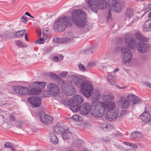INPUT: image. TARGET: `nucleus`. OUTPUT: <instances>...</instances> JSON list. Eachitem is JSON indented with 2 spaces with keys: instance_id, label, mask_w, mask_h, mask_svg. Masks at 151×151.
<instances>
[{
  "instance_id": "0eeeda50",
  "label": "nucleus",
  "mask_w": 151,
  "mask_h": 151,
  "mask_svg": "<svg viewBox=\"0 0 151 151\" xmlns=\"http://www.w3.org/2000/svg\"><path fill=\"white\" fill-rule=\"evenodd\" d=\"M40 118L41 122L46 125H49L52 123L53 118L49 115H46L44 111L39 113Z\"/></svg>"
},
{
  "instance_id": "c85d7f7f",
  "label": "nucleus",
  "mask_w": 151,
  "mask_h": 151,
  "mask_svg": "<svg viewBox=\"0 0 151 151\" xmlns=\"http://www.w3.org/2000/svg\"><path fill=\"white\" fill-rule=\"evenodd\" d=\"M13 35H14L13 33L8 31H6L0 34V37L4 38L5 39H7L10 38L12 37Z\"/></svg>"
},
{
  "instance_id": "09e8293b",
  "label": "nucleus",
  "mask_w": 151,
  "mask_h": 151,
  "mask_svg": "<svg viewBox=\"0 0 151 151\" xmlns=\"http://www.w3.org/2000/svg\"><path fill=\"white\" fill-rule=\"evenodd\" d=\"M67 74H68L67 72H64L62 73H60L59 74V75L60 76H61L62 77L65 78L67 76Z\"/></svg>"
},
{
  "instance_id": "dca6fc26",
  "label": "nucleus",
  "mask_w": 151,
  "mask_h": 151,
  "mask_svg": "<svg viewBox=\"0 0 151 151\" xmlns=\"http://www.w3.org/2000/svg\"><path fill=\"white\" fill-rule=\"evenodd\" d=\"M127 98L130 101L132 104V105H134L135 104L139 103L142 102L140 99L133 94L128 95L127 96Z\"/></svg>"
},
{
  "instance_id": "f3484780",
  "label": "nucleus",
  "mask_w": 151,
  "mask_h": 151,
  "mask_svg": "<svg viewBox=\"0 0 151 151\" xmlns=\"http://www.w3.org/2000/svg\"><path fill=\"white\" fill-rule=\"evenodd\" d=\"M83 98L82 96L80 95H76L74 96L72 99V103L76 104L79 105L83 103Z\"/></svg>"
},
{
  "instance_id": "412c9836",
  "label": "nucleus",
  "mask_w": 151,
  "mask_h": 151,
  "mask_svg": "<svg viewBox=\"0 0 151 151\" xmlns=\"http://www.w3.org/2000/svg\"><path fill=\"white\" fill-rule=\"evenodd\" d=\"M33 88L29 90V93L28 94L30 95H38L41 93V88H38L37 87H30Z\"/></svg>"
},
{
  "instance_id": "cd10ccee",
  "label": "nucleus",
  "mask_w": 151,
  "mask_h": 151,
  "mask_svg": "<svg viewBox=\"0 0 151 151\" xmlns=\"http://www.w3.org/2000/svg\"><path fill=\"white\" fill-rule=\"evenodd\" d=\"M54 132L57 134H61L64 131V128L58 125H57L53 128Z\"/></svg>"
},
{
  "instance_id": "4468645a",
  "label": "nucleus",
  "mask_w": 151,
  "mask_h": 151,
  "mask_svg": "<svg viewBox=\"0 0 151 151\" xmlns=\"http://www.w3.org/2000/svg\"><path fill=\"white\" fill-rule=\"evenodd\" d=\"M80 110L81 113L83 115L88 114L91 109L90 104L88 103H85L83 104L80 107Z\"/></svg>"
},
{
  "instance_id": "2eb2a0df",
  "label": "nucleus",
  "mask_w": 151,
  "mask_h": 151,
  "mask_svg": "<svg viewBox=\"0 0 151 151\" xmlns=\"http://www.w3.org/2000/svg\"><path fill=\"white\" fill-rule=\"evenodd\" d=\"M91 106L92 111L103 110V104L101 102L93 101Z\"/></svg>"
},
{
  "instance_id": "20e7f679",
  "label": "nucleus",
  "mask_w": 151,
  "mask_h": 151,
  "mask_svg": "<svg viewBox=\"0 0 151 151\" xmlns=\"http://www.w3.org/2000/svg\"><path fill=\"white\" fill-rule=\"evenodd\" d=\"M121 51L122 62L124 63H129L132 57V53L129 48L127 46H124L121 48Z\"/></svg>"
},
{
  "instance_id": "4be33fe9",
  "label": "nucleus",
  "mask_w": 151,
  "mask_h": 151,
  "mask_svg": "<svg viewBox=\"0 0 151 151\" xmlns=\"http://www.w3.org/2000/svg\"><path fill=\"white\" fill-rule=\"evenodd\" d=\"M115 104L114 102L111 103H108L103 104V109H108V110L112 109L113 110H116L115 109Z\"/></svg>"
},
{
  "instance_id": "603ef678",
  "label": "nucleus",
  "mask_w": 151,
  "mask_h": 151,
  "mask_svg": "<svg viewBox=\"0 0 151 151\" xmlns=\"http://www.w3.org/2000/svg\"><path fill=\"white\" fill-rule=\"evenodd\" d=\"M83 53L85 55H90V49L85 50L83 51Z\"/></svg>"
},
{
  "instance_id": "69168bd1",
  "label": "nucleus",
  "mask_w": 151,
  "mask_h": 151,
  "mask_svg": "<svg viewBox=\"0 0 151 151\" xmlns=\"http://www.w3.org/2000/svg\"><path fill=\"white\" fill-rule=\"evenodd\" d=\"M94 65V64L93 63H89L88 65L87 66L89 68H91L93 66V65Z\"/></svg>"
},
{
  "instance_id": "3c124183",
  "label": "nucleus",
  "mask_w": 151,
  "mask_h": 151,
  "mask_svg": "<svg viewBox=\"0 0 151 151\" xmlns=\"http://www.w3.org/2000/svg\"><path fill=\"white\" fill-rule=\"evenodd\" d=\"M151 9V3L149 4L146 7L145 11L147 12L149 11Z\"/></svg>"
},
{
  "instance_id": "bf43d9fd",
  "label": "nucleus",
  "mask_w": 151,
  "mask_h": 151,
  "mask_svg": "<svg viewBox=\"0 0 151 151\" xmlns=\"http://www.w3.org/2000/svg\"><path fill=\"white\" fill-rule=\"evenodd\" d=\"M110 9L109 10L108 13V16L107 17V19H108V20L109 18H110L111 17V13H110Z\"/></svg>"
},
{
  "instance_id": "f8f14e48",
  "label": "nucleus",
  "mask_w": 151,
  "mask_h": 151,
  "mask_svg": "<svg viewBox=\"0 0 151 151\" xmlns=\"http://www.w3.org/2000/svg\"><path fill=\"white\" fill-rule=\"evenodd\" d=\"M14 91L17 94L22 96H26L29 93V89L27 88L21 86H16L15 88Z\"/></svg>"
},
{
  "instance_id": "774afa93",
  "label": "nucleus",
  "mask_w": 151,
  "mask_h": 151,
  "mask_svg": "<svg viewBox=\"0 0 151 151\" xmlns=\"http://www.w3.org/2000/svg\"><path fill=\"white\" fill-rule=\"evenodd\" d=\"M147 86L151 88V84L149 83H146Z\"/></svg>"
},
{
  "instance_id": "79ce46f5",
  "label": "nucleus",
  "mask_w": 151,
  "mask_h": 151,
  "mask_svg": "<svg viewBox=\"0 0 151 151\" xmlns=\"http://www.w3.org/2000/svg\"><path fill=\"white\" fill-rule=\"evenodd\" d=\"M21 20L22 22L24 23H26L27 20V19L26 17L24 16H23L21 17Z\"/></svg>"
},
{
  "instance_id": "7c9ffc66",
  "label": "nucleus",
  "mask_w": 151,
  "mask_h": 151,
  "mask_svg": "<svg viewBox=\"0 0 151 151\" xmlns=\"http://www.w3.org/2000/svg\"><path fill=\"white\" fill-rule=\"evenodd\" d=\"M50 134L51 142L54 144H57L58 142V139L57 136L52 132H51Z\"/></svg>"
},
{
  "instance_id": "a878e982",
  "label": "nucleus",
  "mask_w": 151,
  "mask_h": 151,
  "mask_svg": "<svg viewBox=\"0 0 151 151\" xmlns=\"http://www.w3.org/2000/svg\"><path fill=\"white\" fill-rule=\"evenodd\" d=\"M70 78L72 80V82L73 83L78 87H79L81 83V79L76 76H72Z\"/></svg>"
},
{
  "instance_id": "6e6552de",
  "label": "nucleus",
  "mask_w": 151,
  "mask_h": 151,
  "mask_svg": "<svg viewBox=\"0 0 151 151\" xmlns=\"http://www.w3.org/2000/svg\"><path fill=\"white\" fill-rule=\"evenodd\" d=\"M47 90L50 94L54 96H57L60 93V92L58 86L53 83H49L47 86Z\"/></svg>"
},
{
  "instance_id": "e2e57ef3",
  "label": "nucleus",
  "mask_w": 151,
  "mask_h": 151,
  "mask_svg": "<svg viewBox=\"0 0 151 151\" xmlns=\"http://www.w3.org/2000/svg\"><path fill=\"white\" fill-rule=\"evenodd\" d=\"M4 47L3 43L2 41L0 42V49H2Z\"/></svg>"
},
{
  "instance_id": "9d476101",
  "label": "nucleus",
  "mask_w": 151,
  "mask_h": 151,
  "mask_svg": "<svg viewBox=\"0 0 151 151\" xmlns=\"http://www.w3.org/2000/svg\"><path fill=\"white\" fill-rule=\"evenodd\" d=\"M118 112L117 110L112 109L108 110L105 115V117L109 121H114L118 118Z\"/></svg>"
},
{
  "instance_id": "052dcab7",
  "label": "nucleus",
  "mask_w": 151,
  "mask_h": 151,
  "mask_svg": "<svg viewBox=\"0 0 151 151\" xmlns=\"http://www.w3.org/2000/svg\"><path fill=\"white\" fill-rule=\"evenodd\" d=\"M58 57V60L60 61L63 60V56L62 55H59Z\"/></svg>"
},
{
  "instance_id": "0e129e2a",
  "label": "nucleus",
  "mask_w": 151,
  "mask_h": 151,
  "mask_svg": "<svg viewBox=\"0 0 151 151\" xmlns=\"http://www.w3.org/2000/svg\"><path fill=\"white\" fill-rule=\"evenodd\" d=\"M10 147H9V148H10L12 151H14L15 150V148L12 145H11Z\"/></svg>"
},
{
  "instance_id": "49530a36",
  "label": "nucleus",
  "mask_w": 151,
  "mask_h": 151,
  "mask_svg": "<svg viewBox=\"0 0 151 151\" xmlns=\"http://www.w3.org/2000/svg\"><path fill=\"white\" fill-rule=\"evenodd\" d=\"M36 42L39 44H42L44 43L45 41L43 38H40L39 39L36 41Z\"/></svg>"
},
{
  "instance_id": "37998d69",
  "label": "nucleus",
  "mask_w": 151,
  "mask_h": 151,
  "mask_svg": "<svg viewBox=\"0 0 151 151\" xmlns=\"http://www.w3.org/2000/svg\"><path fill=\"white\" fill-rule=\"evenodd\" d=\"M141 59L142 61H146L148 59V56L146 55L143 54L141 56Z\"/></svg>"
},
{
  "instance_id": "680f3d73",
  "label": "nucleus",
  "mask_w": 151,
  "mask_h": 151,
  "mask_svg": "<svg viewBox=\"0 0 151 151\" xmlns=\"http://www.w3.org/2000/svg\"><path fill=\"white\" fill-rule=\"evenodd\" d=\"M24 35H25V39L26 41H28V39L27 33L25 32Z\"/></svg>"
},
{
  "instance_id": "4c0bfd02",
  "label": "nucleus",
  "mask_w": 151,
  "mask_h": 151,
  "mask_svg": "<svg viewBox=\"0 0 151 151\" xmlns=\"http://www.w3.org/2000/svg\"><path fill=\"white\" fill-rule=\"evenodd\" d=\"M15 44L20 47H26L25 45L23 42L21 40H18L15 41Z\"/></svg>"
},
{
  "instance_id": "c03bdc74",
  "label": "nucleus",
  "mask_w": 151,
  "mask_h": 151,
  "mask_svg": "<svg viewBox=\"0 0 151 151\" xmlns=\"http://www.w3.org/2000/svg\"><path fill=\"white\" fill-rule=\"evenodd\" d=\"M50 76L52 79H55L57 78H58V76L55 74L53 73H50Z\"/></svg>"
},
{
  "instance_id": "f257e3e1",
  "label": "nucleus",
  "mask_w": 151,
  "mask_h": 151,
  "mask_svg": "<svg viewBox=\"0 0 151 151\" xmlns=\"http://www.w3.org/2000/svg\"><path fill=\"white\" fill-rule=\"evenodd\" d=\"M71 21L68 20L67 17H62L56 19L54 23V29L56 31L62 32L67 25L71 26L73 22L78 27H83L86 24V13L80 9H73L71 12Z\"/></svg>"
},
{
  "instance_id": "aec40b11",
  "label": "nucleus",
  "mask_w": 151,
  "mask_h": 151,
  "mask_svg": "<svg viewBox=\"0 0 151 151\" xmlns=\"http://www.w3.org/2000/svg\"><path fill=\"white\" fill-rule=\"evenodd\" d=\"M135 36L137 39L142 42H146L149 40V38L143 36L142 33L138 31L135 33Z\"/></svg>"
},
{
  "instance_id": "7ed1b4c3",
  "label": "nucleus",
  "mask_w": 151,
  "mask_h": 151,
  "mask_svg": "<svg viewBox=\"0 0 151 151\" xmlns=\"http://www.w3.org/2000/svg\"><path fill=\"white\" fill-rule=\"evenodd\" d=\"M82 94L87 98H89L91 95L93 88L91 83L89 81H84L81 82L79 87Z\"/></svg>"
},
{
  "instance_id": "bb28decb",
  "label": "nucleus",
  "mask_w": 151,
  "mask_h": 151,
  "mask_svg": "<svg viewBox=\"0 0 151 151\" xmlns=\"http://www.w3.org/2000/svg\"><path fill=\"white\" fill-rule=\"evenodd\" d=\"M120 101L121 102L122 108L124 109H127L130 103L128 100L124 99V97H122L120 99Z\"/></svg>"
},
{
  "instance_id": "b1692460",
  "label": "nucleus",
  "mask_w": 151,
  "mask_h": 151,
  "mask_svg": "<svg viewBox=\"0 0 151 151\" xmlns=\"http://www.w3.org/2000/svg\"><path fill=\"white\" fill-rule=\"evenodd\" d=\"M46 85V83L45 82H39L38 81L35 82L30 84V87H37L38 88L41 89L44 88Z\"/></svg>"
},
{
  "instance_id": "4d7b16f0",
  "label": "nucleus",
  "mask_w": 151,
  "mask_h": 151,
  "mask_svg": "<svg viewBox=\"0 0 151 151\" xmlns=\"http://www.w3.org/2000/svg\"><path fill=\"white\" fill-rule=\"evenodd\" d=\"M89 49L90 55H91L93 54V52L95 51V49L94 47H91Z\"/></svg>"
},
{
  "instance_id": "c756f323",
  "label": "nucleus",
  "mask_w": 151,
  "mask_h": 151,
  "mask_svg": "<svg viewBox=\"0 0 151 151\" xmlns=\"http://www.w3.org/2000/svg\"><path fill=\"white\" fill-rule=\"evenodd\" d=\"M80 106L76 104L73 103L70 106V109L74 112L78 111L80 110Z\"/></svg>"
},
{
  "instance_id": "423d86ee",
  "label": "nucleus",
  "mask_w": 151,
  "mask_h": 151,
  "mask_svg": "<svg viewBox=\"0 0 151 151\" xmlns=\"http://www.w3.org/2000/svg\"><path fill=\"white\" fill-rule=\"evenodd\" d=\"M76 37H75L71 32H68L67 35V37L66 38H61L56 37L54 38L53 41L58 43H69L72 42L74 39Z\"/></svg>"
},
{
  "instance_id": "e433bc0d",
  "label": "nucleus",
  "mask_w": 151,
  "mask_h": 151,
  "mask_svg": "<svg viewBox=\"0 0 151 151\" xmlns=\"http://www.w3.org/2000/svg\"><path fill=\"white\" fill-rule=\"evenodd\" d=\"M128 113V111L127 110H123L122 111L120 114L119 116H118V117L119 119H122L126 116V115Z\"/></svg>"
},
{
  "instance_id": "1a4fd4ad",
  "label": "nucleus",
  "mask_w": 151,
  "mask_h": 151,
  "mask_svg": "<svg viewBox=\"0 0 151 151\" xmlns=\"http://www.w3.org/2000/svg\"><path fill=\"white\" fill-rule=\"evenodd\" d=\"M137 51L140 53H145L149 51L151 48L150 44L143 42H139L136 45Z\"/></svg>"
},
{
  "instance_id": "58836bf2",
  "label": "nucleus",
  "mask_w": 151,
  "mask_h": 151,
  "mask_svg": "<svg viewBox=\"0 0 151 151\" xmlns=\"http://www.w3.org/2000/svg\"><path fill=\"white\" fill-rule=\"evenodd\" d=\"M150 27H151V26L148 19L145 22L144 24L143 29L149 28Z\"/></svg>"
},
{
  "instance_id": "f03ea898",
  "label": "nucleus",
  "mask_w": 151,
  "mask_h": 151,
  "mask_svg": "<svg viewBox=\"0 0 151 151\" xmlns=\"http://www.w3.org/2000/svg\"><path fill=\"white\" fill-rule=\"evenodd\" d=\"M88 6L85 8L88 11L90 10L97 13L98 9L104 10L107 6L106 0H88L87 2Z\"/></svg>"
},
{
  "instance_id": "72a5a7b5",
  "label": "nucleus",
  "mask_w": 151,
  "mask_h": 151,
  "mask_svg": "<svg viewBox=\"0 0 151 151\" xmlns=\"http://www.w3.org/2000/svg\"><path fill=\"white\" fill-rule=\"evenodd\" d=\"M108 80L111 84L114 85L115 83V78L110 73H109L108 76Z\"/></svg>"
},
{
  "instance_id": "9b49d317",
  "label": "nucleus",
  "mask_w": 151,
  "mask_h": 151,
  "mask_svg": "<svg viewBox=\"0 0 151 151\" xmlns=\"http://www.w3.org/2000/svg\"><path fill=\"white\" fill-rule=\"evenodd\" d=\"M27 100L28 103L33 107H38L41 105V99L39 97L31 96L28 98Z\"/></svg>"
},
{
  "instance_id": "de8ad7c7",
  "label": "nucleus",
  "mask_w": 151,
  "mask_h": 151,
  "mask_svg": "<svg viewBox=\"0 0 151 151\" xmlns=\"http://www.w3.org/2000/svg\"><path fill=\"white\" fill-rule=\"evenodd\" d=\"M12 145V143L9 142H6L4 145V147L6 148L11 147V146Z\"/></svg>"
},
{
  "instance_id": "393cba45",
  "label": "nucleus",
  "mask_w": 151,
  "mask_h": 151,
  "mask_svg": "<svg viewBox=\"0 0 151 151\" xmlns=\"http://www.w3.org/2000/svg\"><path fill=\"white\" fill-rule=\"evenodd\" d=\"M102 98L104 102L108 103L113 101L114 99V97L112 95H104L102 97Z\"/></svg>"
},
{
  "instance_id": "6e6d98bb",
  "label": "nucleus",
  "mask_w": 151,
  "mask_h": 151,
  "mask_svg": "<svg viewBox=\"0 0 151 151\" xmlns=\"http://www.w3.org/2000/svg\"><path fill=\"white\" fill-rule=\"evenodd\" d=\"M49 32V30L47 28H45L44 29L43 32V35L44 37H45V35H47L46 32Z\"/></svg>"
},
{
  "instance_id": "5701e85b",
  "label": "nucleus",
  "mask_w": 151,
  "mask_h": 151,
  "mask_svg": "<svg viewBox=\"0 0 151 151\" xmlns=\"http://www.w3.org/2000/svg\"><path fill=\"white\" fill-rule=\"evenodd\" d=\"M103 110L91 111V113L93 116L96 118L102 117L104 114Z\"/></svg>"
},
{
  "instance_id": "2f4dec72",
  "label": "nucleus",
  "mask_w": 151,
  "mask_h": 151,
  "mask_svg": "<svg viewBox=\"0 0 151 151\" xmlns=\"http://www.w3.org/2000/svg\"><path fill=\"white\" fill-rule=\"evenodd\" d=\"M131 135L132 138L135 139H138L142 136V134L140 132H132Z\"/></svg>"
},
{
  "instance_id": "338daca9",
  "label": "nucleus",
  "mask_w": 151,
  "mask_h": 151,
  "mask_svg": "<svg viewBox=\"0 0 151 151\" xmlns=\"http://www.w3.org/2000/svg\"><path fill=\"white\" fill-rule=\"evenodd\" d=\"M78 143L79 144V145H81V144H82V143H83V142L82 141H81V140H80L79 139H78Z\"/></svg>"
},
{
  "instance_id": "f704fd0d",
  "label": "nucleus",
  "mask_w": 151,
  "mask_h": 151,
  "mask_svg": "<svg viewBox=\"0 0 151 151\" xmlns=\"http://www.w3.org/2000/svg\"><path fill=\"white\" fill-rule=\"evenodd\" d=\"M63 133L62 135L63 138L64 139H67L69 138L71 135V133L68 131L63 132Z\"/></svg>"
},
{
  "instance_id": "a18cd8bd",
  "label": "nucleus",
  "mask_w": 151,
  "mask_h": 151,
  "mask_svg": "<svg viewBox=\"0 0 151 151\" xmlns=\"http://www.w3.org/2000/svg\"><path fill=\"white\" fill-rule=\"evenodd\" d=\"M78 68L79 70L83 72L86 71V69L83 65L82 64H80L78 65Z\"/></svg>"
},
{
  "instance_id": "8fccbe9b",
  "label": "nucleus",
  "mask_w": 151,
  "mask_h": 151,
  "mask_svg": "<svg viewBox=\"0 0 151 151\" xmlns=\"http://www.w3.org/2000/svg\"><path fill=\"white\" fill-rule=\"evenodd\" d=\"M23 124V122L22 121H18L16 122V124L18 127H21Z\"/></svg>"
},
{
  "instance_id": "5fc2aeb1",
  "label": "nucleus",
  "mask_w": 151,
  "mask_h": 151,
  "mask_svg": "<svg viewBox=\"0 0 151 151\" xmlns=\"http://www.w3.org/2000/svg\"><path fill=\"white\" fill-rule=\"evenodd\" d=\"M102 140L105 142H109L110 140V139L109 137H103Z\"/></svg>"
},
{
  "instance_id": "6ab92c4d",
  "label": "nucleus",
  "mask_w": 151,
  "mask_h": 151,
  "mask_svg": "<svg viewBox=\"0 0 151 151\" xmlns=\"http://www.w3.org/2000/svg\"><path fill=\"white\" fill-rule=\"evenodd\" d=\"M140 117L143 121L151 124V117L147 112H144Z\"/></svg>"
},
{
  "instance_id": "13d9d810",
  "label": "nucleus",
  "mask_w": 151,
  "mask_h": 151,
  "mask_svg": "<svg viewBox=\"0 0 151 151\" xmlns=\"http://www.w3.org/2000/svg\"><path fill=\"white\" fill-rule=\"evenodd\" d=\"M53 59L54 61L57 62L59 60L58 57L57 56H54L53 57Z\"/></svg>"
},
{
  "instance_id": "864d4df0",
  "label": "nucleus",
  "mask_w": 151,
  "mask_h": 151,
  "mask_svg": "<svg viewBox=\"0 0 151 151\" xmlns=\"http://www.w3.org/2000/svg\"><path fill=\"white\" fill-rule=\"evenodd\" d=\"M9 117L10 118L9 121L10 122H13L15 121V118L14 116L10 115Z\"/></svg>"
},
{
  "instance_id": "ddd939ff",
  "label": "nucleus",
  "mask_w": 151,
  "mask_h": 151,
  "mask_svg": "<svg viewBox=\"0 0 151 151\" xmlns=\"http://www.w3.org/2000/svg\"><path fill=\"white\" fill-rule=\"evenodd\" d=\"M126 45L131 49H134L136 46L137 41L134 38L131 37H126L124 39Z\"/></svg>"
},
{
  "instance_id": "ea45409f",
  "label": "nucleus",
  "mask_w": 151,
  "mask_h": 151,
  "mask_svg": "<svg viewBox=\"0 0 151 151\" xmlns=\"http://www.w3.org/2000/svg\"><path fill=\"white\" fill-rule=\"evenodd\" d=\"M80 118H81V117L80 116L77 115H73L71 118L74 121H80Z\"/></svg>"
},
{
  "instance_id": "39448f33",
  "label": "nucleus",
  "mask_w": 151,
  "mask_h": 151,
  "mask_svg": "<svg viewBox=\"0 0 151 151\" xmlns=\"http://www.w3.org/2000/svg\"><path fill=\"white\" fill-rule=\"evenodd\" d=\"M108 2L110 10L116 12H120L123 7V4L116 0H108Z\"/></svg>"
},
{
  "instance_id": "a211bd4d",
  "label": "nucleus",
  "mask_w": 151,
  "mask_h": 151,
  "mask_svg": "<svg viewBox=\"0 0 151 151\" xmlns=\"http://www.w3.org/2000/svg\"><path fill=\"white\" fill-rule=\"evenodd\" d=\"M75 88L72 86H67L65 88L64 92L68 96H72L76 93Z\"/></svg>"
},
{
  "instance_id": "c9c22d12",
  "label": "nucleus",
  "mask_w": 151,
  "mask_h": 151,
  "mask_svg": "<svg viewBox=\"0 0 151 151\" xmlns=\"http://www.w3.org/2000/svg\"><path fill=\"white\" fill-rule=\"evenodd\" d=\"M133 10L131 9H128L126 13V17L128 18L131 17L133 15Z\"/></svg>"
},
{
  "instance_id": "a19ab883",
  "label": "nucleus",
  "mask_w": 151,
  "mask_h": 151,
  "mask_svg": "<svg viewBox=\"0 0 151 151\" xmlns=\"http://www.w3.org/2000/svg\"><path fill=\"white\" fill-rule=\"evenodd\" d=\"M94 94L96 99H99L100 98V92L98 91H96L94 92Z\"/></svg>"
},
{
  "instance_id": "473e14b6",
  "label": "nucleus",
  "mask_w": 151,
  "mask_h": 151,
  "mask_svg": "<svg viewBox=\"0 0 151 151\" xmlns=\"http://www.w3.org/2000/svg\"><path fill=\"white\" fill-rule=\"evenodd\" d=\"M25 31L26 30L25 29L16 32V33H13V34L15 35V37L17 38H21L24 36Z\"/></svg>"
}]
</instances>
